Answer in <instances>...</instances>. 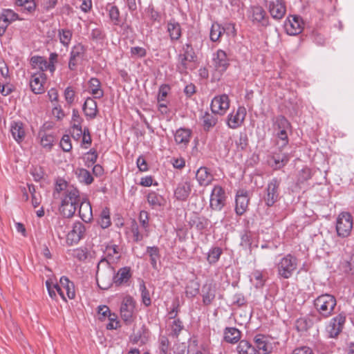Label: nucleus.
I'll list each match as a JSON object with an SVG mask.
<instances>
[{
	"label": "nucleus",
	"mask_w": 354,
	"mask_h": 354,
	"mask_svg": "<svg viewBox=\"0 0 354 354\" xmlns=\"http://www.w3.org/2000/svg\"><path fill=\"white\" fill-rule=\"evenodd\" d=\"M53 197L62 201L80 202V192L77 188L67 184L64 180L57 182L53 192Z\"/></svg>",
	"instance_id": "obj_1"
},
{
	"label": "nucleus",
	"mask_w": 354,
	"mask_h": 354,
	"mask_svg": "<svg viewBox=\"0 0 354 354\" xmlns=\"http://www.w3.org/2000/svg\"><path fill=\"white\" fill-rule=\"evenodd\" d=\"M337 305L335 297L330 294H323L318 296L314 301V306L322 318H328L333 314Z\"/></svg>",
	"instance_id": "obj_2"
},
{
	"label": "nucleus",
	"mask_w": 354,
	"mask_h": 354,
	"mask_svg": "<svg viewBox=\"0 0 354 354\" xmlns=\"http://www.w3.org/2000/svg\"><path fill=\"white\" fill-rule=\"evenodd\" d=\"M297 264L296 257L290 254H286L277 263L278 275L283 279H289L297 270Z\"/></svg>",
	"instance_id": "obj_3"
},
{
	"label": "nucleus",
	"mask_w": 354,
	"mask_h": 354,
	"mask_svg": "<svg viewBox=\"0 0 354 354\" xmlns=\"http://www.w3.org/2000/svg\"><path fill=\"white\" fill-rule=\"evenodd\" d=\"M353 217L348 212L339 213L336 221V231L339 237L345 238L350 235L353 229Z\"/></svg>",
	"instance_id": "obj_4"
},
{
	"label": "nucleus",
	"mask_w": 354,
	"mask_h": 354,
	"mask_svg": "<svg viewBox=\"0 0 354 354\" xmlns=\"http://www.w3.org/2000/svg\"><path fill=\"white\" fill-rule=\"evenodd\" d=\"M280 184L281 180L277 178H274L268 182L263 196L268 207H272L279 200Z\"/></svg>",
	"instance_id": "obj_5"
},
{
	"label": "nucleus",
	"mask_w": 354,
	"mask_h": 354,
	"mask_svg": "<svg viewBox=\"0 0 354 354\" xmlns=\"http://www.w3.org/2000/svg\"><path fill=\"white\" fill-rule=\"evenodd\" d=\"M196 55L191 44H186L183 47V53L178 57L177 68L179 72L185 73L189 67V64L195 61Z\"/></svg>",
	"instance_id": "obj_6"
},
{
	"label": "nucleus",
	"mask_w": 354,
	"mask_h": 354,
	"mask_svg": "<svg viewBox=\"0 0 354 354\" xmlns=\"http://www.w3.org/2000/svg\"><path fill=\"white\" fill-rule=\"evenodd\" d=\"M226 198L224 189L220 185H214L210 194V207L213 210L221 211L225 205Z\"/></svg>",
	"instance_id": "obj_7"
},
{
	"label": "nucleus",
	"mask_w": 354,
	"mask_h": 354,
	"mask_svg": "<svg viewBox=\"0 0 354 354\" xmlns=\"http://www.w3.org/2000/svg\"><path fill=\"white\" fill-rule=\"evenodd\" d=\"M100 264L97 266L96 281L97 286L102 290L109 289L113 283V268L106 266L104 270L100 269Z\"/></svg>",
	"instance_id": "obj_8"
},
{
	"label": "nucleus",
	"mask_w": 354,
	"mask_h": 354,
	"mask_svg": "<svg viewBox=\"0 0 354 354\" xmlns=\"http://www.w3.org/2000/svg\"><path fill=\"white\" fill-rule=\"evenodd\" d=\"M253 342L259 354H269L272 352L274 347L273 339L261 333L254 336Z\"/></svg>",
	"instance_id": "obj_9"
},
{
	"label": "nucleus",
	"mask_w": 354,
	"mask_h": 354,
	"mask_svg": "<svg viewBox=\"0 0 354 354\" xmlns=\"http://www.w3.org/2000/svg\"><path fill=\"white\" fill-rule=\"evenodd\" d=\"M264 2L270 16L274 19L279 20L285 16L286 6L283 0H264Z\"/></svg>",
	"instance_id": "obj_10"
},
{
	"label": "nucleus",
	"mask_w": 354,
	"mask_h": 354,
	"mask_svg": "<svg viewBox=\"0 0 354 354\" xmlns=\"http://www.w3.org/2000/svg\"><path fill=\"white\" fill-rule=\"evenodd\" d=\"M53 288L56 289L60 297L65 301L66 298L64 292H66L68 299H72L75 296L74 284L67 277L62 276L59 279V284L53 285Z\"/></svg>",
	"instance_id": "obj_11"
},
{
	"label": "nucleus",
	"mask_w": 354,
	"mask_h": 354,
	"mask_svg": "<svg viewBox=\"0 0 354 354\" xmlns=\"http://www.w3.org/2000/svg\"><path fill=\"white\" fill-rule=\"evenodd\" d=\"M346 322L344 315L340 313L332 318L326 326V333L329 337L335 338L342 332Z\"/></svg>",
	"instance_id": "obj_12"
},
{
	"label": "nucleus",
	"mask_w": 354,
	"mask_h": 354,
	"mask_svg": "<svg viewBox=\"0 0 354 354\" xmlns=\"http://www.w3.org/2000/svg\"><path fill=\"white\" fill-rule=\"evenodd\" d=\"M211 110L213 113L223 115L230 108V99L227 95L215 96L211 102Z\"/></svg>",
	"instance_id": "obj_13"
},
{
	"label": "nucleus",
	"mask_w": 354,
	"mask_h": 354,
	"mask_svg": "<svg viewBox=\"0 0 354 354\" xmlns=\"http://www.w3.org/2000/svg\"><path fill=\"white\" fill-rule=\"evenodd\" d=\"M246 113V109L242 106H239L236 110H233L227 118L228 127L232 129L240 127L245 120Z\"/></svg>",
	"instance_id": "obj_14"
},
{
	"label": "nucleus",
	"mask_w": 354,
	"mask_h": 354,
	"mask_svg": "<svg viewBox=\"0 0 354 354\" xmlns=\"http://www.w3.org/2000/svg\"><path fill=\"white\" fill-rule=\"evenodd\" d=\"M86 51V47L81 43H78L71 48L68 61V68L71 71L76 70L79 61L84 58Z\"/></svg>",
	"instance_id": "obj_15"
},
{
	"label": "nucleus",
	"mask_w": 354,
	"mask_h": 354,
	"mask_svg": "<svg viewBox=\"0 0 354 354\" xmlns=\"http://www.w3.org/2000/svg\"><path fill=\"white\" fill-rule=\"evenodd\" d=\"M135 310V301L131 296L123 298L120 306V316L124 322L130 323L132 322Z\"/></svg>",
	"instance_id": "obj_16"
},
{
	"label": "nucleus",
	"mask_w": 354,
	"mask_h": 354,
	"mask_svg": "<svg viewBox=\"0 0 354 354\" xmlns=\"http://www.w3.org/2000/svg\"><path fill=\"white\" fill-rule=\"evenodd\" d=\"M304 21L301 17L293 15L285 21L284 28L290 35H296L301 32L304 28Z\"/></svg>",
	"instance_id": "obj_17"
},
{
	"label": "nucleus",
	"mask_w": 354,
	"mask_h": 354,
	"mask_svg": "<svg viewBox=\"0 0 354 354\" xmlns=\"http://www.w3.org/2000/svg\"><path fill=\"white\" fill-rule=\"evenodd\" d=\"M212 63L215 69L219 73L225 72L230 65V59L227 53L221 49L213 54Z\"/></svg>",
	"instance_id": "obj_18"
},
{
	"label": "nucleus",
	"mask_w": 354,
	"mask_h": 354,
	"mask_svg": "<svg viewBox=\"0 0 354 354\" xmlns=\"http://www.w3.org/2000/svg\"><path fill=\"white\" fill-rule=\"evenodd\" d=\"M249 18L255 24L267 26L269 24L268 17L265 10L261 6H252L249 10Z\"/></svg>",
	"instance_id": "obj_19"
},
{
	"label": "nucleus",
	"mask_w": 354,
	"mask_h": 354,
	"mask_svg": "<svg viewBox=\"0 0 354 354\" xmlns=\"http://www.w3.org/2000/svg\"><path fill=\"white\" fill-rule=\"evenodd\" d=\"M46 80V75L43 72H38L31 75L30 86L32 91L35 94L43 93L45 91L44 84Z\"/></svg>",
	"instance_id": "obj_20"
},
{
	"label": "nucleus",
	"mask_w": 354,
	"mask_h": 354,
	"mask_svg": "<svg viewBox=\"0 0 354 354\" xmlns=\"http://www.w3.org/2000/svg\"><path fill=\"white\" fill-rule=\"evenodd\" d=\"M249 200V194L247 191L241 189L237 192L235 198V212L236 214L241 216L246 212Z\"/></svg>",
	"instance_id": "obj_21"
},
{
	"label": "nucleus",
	"mask_w": 354,
	"mask_h": 354,
	"mask_svg": "<svg viewBox=\"0 0 354 354\" xmlns=\"http://www.w3.org/2000/svg\"><path fill=\"white\" fill-rule=\"evenodd\" d=\"M174 141L181 149H185L190 142L192 131L186 128L177 129L174 134Z\"/></svg>",
	"instance_id": "obj_22"
},
{
	"label": "nucleus",
	"mask_w": 354,
	"mask_h": 354,
	"mask_svg": "<svg viewBox=\"0 0 354 354\" xmlns=\"http://www.w3.org/2000/svg\"><path fill=\"white\" fill-rule=\"evenodd\" d=\"M86 227L81 222L73 224L72 230L67 234V241L71 244L77 243L86 234Z\"/></svg>",
	"instance_id": "obj_23"
},
{
	"label": "nucleus",
	"mask_w": 354,
	"mask_h": 354,
	"mask_svg": "<svg viewBox=\"0 0 354 354\" xmlns=\"http://www.w3.org/2000/svg\"><path fill=\"white\" fill-rule=\"evenodd\" d=\"M201 296L203 304L210 305L216 297V284L212 281H207L202 287Z\"/></svg>",
	"instance_id": "obj_24"
},
{
	"label": "nucleus",
	"mask_w": 354,
	"mask_h": 354,
	"mask_svg": "<svg viewBox=\"0 0 354 354\" xmlns=\"http://www.w3.org/2000/svg\"><path fill=\"white\" fill-rule=\"evenodd\" d=\"M131 275L130 267L125 266L121 268L116 273L113 272V283L117 286L127 284L131 279Z\"/></svg>",
	"instance_id": "obj_25"
},
{
	"label": "nucleus",
	"mask_w": 354,
	"mask_h": 354,
	"mask_svg": "<svg viewBox=\"0 0 354 354\" xmlns=\"http://www.w3.org/2000/svg\"><path fill=\"white\" fill-rule=\"evenodd\" d=\"M192 191L191 183L188 180L180 182L174 190V196L179 201H185Z\"/></svg>",
	"instance_id": "obj_26"
},
{
	"label": "nucleus",
	"mask_w": 354,
	"mask_h": 354,
	"mask_svg": "<svg viewBox=\"0 0 354 354\" xmlns=\"http://www.w3.org/2000/svg\"><path fill=\"white\" fill-rule=\"evenodd\" d=\"M38 138L41 147L47 151L52 149L56 141L55 136L53 133H47L42 129L38 133Z\"/></svg>",
	"instance_id": "obj_27"
},
{
	"label": "nucleus",
	"mask_w": 354,
	"mask_h": 354,
	"mask_svg": "<svg viewBox=\"0 0 354 354\" xmlns=\"http://www.w3.org/2000/svg\"><path fill=\"white\" fill-rule=\"evenodd\" d=\"M88 92L95 99H100L104 96V91L102 88L101 82L97 78L92 77L88 80Z\"/></svg>",
	"instance_id": "obj_28"
},
{
	"label": "nucleus",
	"mask_w": 354,
	"mask_h": 354,
	"mask_svg": "<svg viewBox=\"0 0 354 354\" xmlns=\"http://www.w3.org/2000/svg\"><path fill=\"white\" fill-rule=\"evenodd\" d=\"M104 254L106 257L100 261V264L106 263L107 266H109L111 262L113 263L118 261L120 257L118 248L115 245L106 246Z\"/></svg>",
	"instance_id": "obj_29"
},
{
	"label": "nucleus",
	"mask_w": 354,
	"mask_h": 354,
	"mask_svg": "<svg viewBox=\"0 0 354 354\" xmlns=\"http://www.w3.org/2000/svg\"><path fill=\"white\" fill-rule=\"evenodd\" d=\"M196 178L201 186L206 187L212 183L213 176L207 167H201L196 171Z\"/></svg>",
	"instance_id": "obj_30"
},
{
	"label": "nucleus",
	"mask_w": 354,
	"mask_h": 354,
	"mask_svg": "<svg viewBox=\"0 0 354 354\" xmlns=\"http://www.w3.org/2000/svg\"><path fill=\"white\" fill-rule=\"evenodd\" d=\"M83 111L88 119H94L98 112L97 102L95 98L88 97L83 105Z\"/></svg>",
	"instance_id": "obj_31"
},
{
	"label": "nucleus",
	"mask_w": 354,
	"mask_h": 354,
	"mask_svg": "<svg viewBox=\"0 0 354 354\" xmlns=\"http://www.w3.org/2000/svg\"><path fill=\"white\" fill-rule=\"evenodd\" d=\"M10 132L13 138L19 143L25 138V130L24 124L21 121H13L11 122Z\"/></svg>",
	"instance_id": "obj_32"
},
{
	"label": "nucleus",
	"mask_w": 354,
	"mask_h": 354,
	"mask_svg": "<svg viewBox=\"0 0 354 354\" xmlns=\"http://www.w3.org/2000/svg\"><path fill=\"white\" fill-rule=\"evenodd\" d=\"M15 5L18 11L29 15L33 14L37 7L35 0H15Z\"/></svg>",
	"instance_id": "obj_33"
},
{
	"label": "nucleus",
	"mask_w": 354,
	"mask_h": 354,
	"mask_svg": "<svg viewBox=\"0 0 354 354\" xmlns=\"http://www.w3.org/2000/svg\"><path fill=\"white\" fill-rule=\"evenodd\" d=\"M167 30L171 41H177L180 38L182 29L178 22L175 20H170L167 24Z\"/></svg>",
	"instance_id": "obj_34"
},
{
	"label": "nucleus",
	"mask_w": 354,
	"mask_h": 354,
	"mask_svg": "<svg viewBox=\"0 0 354 354\" xmlns=\"http://www.w3.org/2000/svg\"><path fill=\"white\" fill-rule=\"evenodd\" d=\"M79 215L86 223L89 222L92 218V208L90 203L86 201H80L79 204Z\"/></svg>",
	"instance_id": "obj_35"
},
{
	"label": "nucleus",
	"mask_w": 354,
	"mask_h": 354,
	"mask_svg": "<svg viewBox=\"0 0 354 354\" xmlns=\"http://www.w3.org/2000/svg\"><path fill=\"white\" fill-rule=\"evenodd\" d=\"M80 203L62 201L59 211L64 217L71 218L75 214Z\"/></svg>",
	"instance_id": "obj_36"
},
{
	"label": "nucleus",
	"mask_w": 354,
	"mask_h": 354,
	"mask_svg": "<svg viewBox=\"0 0 354 354\" xmlns=\"http://www.w3.org/2000/svg\"><path fill=\"white\" fill-rule=\"evenodd\" d=\"M146 254L149 256V261L151 267L157 270L158 262L160 259V249L157 246H147L146 248Z\"/></svg>",
	"instance_id": "obj_37"
},
{
	"label": "nucleus",
	"mask_w": 354,
	"mask_h": 354,
	"mask_svg": "<svg viewBox=\"0 0 354 354\" xmlns=\"http://www.w3.org/2000/svg\"><path fill=\"white\" fill-rule=\"evenodd\" d=\"M238 354H259L256 347L247 340H241L236 346Z\"/></svg>",
	"instance_id": "obj_38"
},
{
	"label": "nucleus",
	"mask_w": 354,
	"mask_h": 354,
	"mask_svg": "<svg viewBox=\"0 0 354 354\" xmlns=\"http://www.w3.org/2000/svg\"><path fill=\"white\" fill-rule=\"evenodd\" d=\"M209 220L204 216L194 215L189 218V224L191 227H195L198 230L202 231L209 225Z\"/></svg>",
	"instance_id": "obj_39"
},
{
	"label": "nucleus",
	"mask_w": 354,
	"mask_h": 354,
	"mask_svg": "<svg viewBox=\"0 0 354 354\" xmlns=\"http://www.w3.org/2000/svg\"><path fill=\"white\" fill-rule=\"evenodd\" d=\"M224 339L228 343L235 344L241 339V332L234 327L226 328L224 332Z\"/></svg>",
	"instance_id": "obj_40"
},
{
	"label": "nucleus",
	"mask_w": 354,
	"mask_h": 354,
	"mask_svg": "<svg viewBox=\"0 0 354 354\" xmlns=\"http://www.w3.org/2000/svg\"><path fill=\"white\" fill-rule=\"evenodd\" d=\"M201 121L204 130L208 131L216 124L218 118L212 113L205 112L201 118Z\"/></svg>",
	"instance_id": "obj_41"
},
{
	"label": "nucleus",
	"mask_w": 354,
	"mask_h": 354,
	"mask_svg": "<svg viewBox=\"0 0 354 354\" xmlns=\"http://www.w3.org/2000/svg\"><path fill=\"white\" fill-rule=\"evenodd\" d=\"M147 201L153 209H158L165 203L164 198L154 192L149 193L147 195Z\"/></svg>",
	"instance_id": "obj_42"
},
{
	"label": "nucleus",
	"mask_w": 354,
	"mask_h": 354,
	"mask_svg": "<svg viewBox=\"0 0 354 354\" xmlns=\"http://www.w3.org/2000/svg\"><path fill=\"white\" fill-rule=\"evenodd\" d=\"M68 254L79 261H86L89 255L88 249L82 247L71 250L68 251Z\"/></svg>",
	"instance_id": "obj_43"
},
{
	"label": "nucleus",
	"mask_w": 354,
	"mask_h": 354,
	"mask_svg": "<svg viewBox=\"0 0 354 354\" xmlns=\"http://www.w3.org/2000/svg\"><path fill=\"white\" fill-rule=\"evenodd\" d=\"M225 32L224 28L221 27V24L217 22H214L212 24L209 37L212 41L216 42L219 41L221 35Z\"/></svg>",
	"instance_id": "obj_44"
},
{
	"label": "nucleus",
	"mask_w": 354,
	"mask_h": 354,
	"mask_svg": "<svg viewBox=\"0 0 354 354\" xmlns=\"http://www.w3.org/2000/svg\"><path fill=\"white\" fill-rule=\"evenodd\" d=\"M30 62L35 68H38L40 70L39 72L44 73V71H48L47 60L44 57L33 56L31 57Z\"/></svg>",
	"instance_id": "obj_45"
},
{
	"label": "nucleus",
	"mask_w": 354,
	"mask_h": 354,
	"mask_svg": "<svg viewBox=\"0 0 354 354\" xmlns=\"http://www.w3.org/2000/svg\"><path fill=\"white\" fill-rule=\"evenodd\" d=\"M73 36L71 30L66 28L59 29L58 37L60 43L64 46L68 47L71 43Z\"/></svg>",
	"instance_id": "obj_46"
},
{
	"label": "nucleus",
	"mask_w": 354,
	"mask_h": 354,
	"mask_svg": "<svg viewBox=\"0 0 354 354\" xmlns=\"http://www.w3.org/2000/svg\"><path fill=\"white\" fill-rule=\"evenodd\" d=\"M77 177L80 182L84 183L86 185H90L93 181L91 173L86 169H77L75 172Z\"/></svg>",
	"instance_id": "obj_47"
},
{
	"label": "nucleus",
	"mask_w": 354,
	"mask_h": 354,
	"mask_svg": "<svg viewBox=\"0 0 354 354\" xmlns=\"http://www.w3.org/2000/svg\"><path fill=\"white\" fill-rule=\"evenodd\" d=\"M199 289L200 284L198 282L194 280L189 281L185 288L186 297L189 298H193L196 297L199 292Z\"/></svg>",
	"instance_id": "obj_48"
},
{
	"label": "nucleus",
	"mask_w": 354,
	"mask_h": 354,
	"mask_svg": "<svg viewBox=\"0 0 354 354\" xmlns=\"http://www.w3.org/2000/svg\"><path fill=\"white\" fill-rule=\"evenodd\" d=\"M275 125L278 129L277 133L287 134V130L290 128V122L285 117L278 116L276 118Z\"/></svg>",
	"instance_id": "obj_49"
},
{
	"label": "nucleus",
	"mask_w": 354,
	"mask_h": 354,
	"mask_svg": "<svg viewBox=\"0 0 354 354\" xmlns=\"http://www.w3.org/2000/svg\"><path fill=\"white\" fill-rule=\"evenodd\" d=\"M98 224L103 229L107 228L111 225L110 212L108 208H104L102 210L98 220Z\"/></svg>",
	"instance_id": "obj_50"
},
{
	"label": "nucleus",
	"mask_w": 354,
	"mask_h": 354,
	"mask_svg": "<svg viewBox=\"0 0 354 354\" xmlns=\"http://www.w3.org/2000/svg\"><path fill=\"white\" fill-rule=\"evenodd\" d=\"M222 250L218 247H215L211 248L207 257V260L209 264L216 263L220 259L221 255L222 254Z\"/></svg>",
	"instance_id": "obj_51"
},
{
	"label": "nucleus",
	"mask_w": 354,
	"mask_h": 354,
	"mask_svg": "<svg viewBox=\"0 0 354 354\" xmlns=\"http://www.w3.org/2000/svg\"><path fill=\"white\" fill-rule=\"evenodd\" d=\"M3 19L8 21L10 24L17 20H22L23 19L19 17V15L11 9L3 10L0 15Z\"/></svg>",
	"instance_id": "obj_52"
},
{
	"label": "nucleus",
	"mask_w": 354,
	"mask_h": 354,
	"mask_svg": "<svg viewBox=\"0 0 354 354\" xmlns=\"http://www.w3.org/2000/svg\"><path fill=\"white\" fill-rule=\"evenodd\" d=\"M252 235L249 231H245L241 236V245L251 250L252 245Z\"/></svg>",
	"instance_id": "obj_53"
},
{
	"label": "nucleus",
	"mask_w": 354,
	"mask_h": 354,
	"mask_svg": "<svg viewBox=\"0 0 354 354\" xmlns=\"http://www.w3.org/2000/svg\"><path fill=\"white\" fill-rule=\"evenodd\" d=\"M140 290L141 292V297L142 303L149 306L151 305V298L149 290L147 289L146 286L143 281L140 284Z\"/></svg>",
	"instance_id": "obj_54"
},
{
	"label": "nucleus",
	"mask_w": 354,
	"mask_h": 354,
	"mask_svg": "<svg viewBox=\"0 0 354 354\" xmlns=\"http://www.w3.org/2000/svg\"><path fill=\"white\" fill-rule=\"evenodd\" d=\"M73 131L75 133V131H78V134H82V126L81 121L82 118H80L78 112L75 110L73 111Z\"/></svg>",
	"instance_id": "obj_55"
},
{
	"label": "nucleus",
	"mask_w": 354,
	"mask_h": 354,
	"mask_svg": "<svg viewBox=\"0 0 354 354\" xmlns=\"http://www.w3.org/2000/svg\"><path fill=\"white\" fill-rule=\"evenodd\" d=\"M159 354H167L169 348V341L165 336L159 338Z\"/></svg>",
	"instance_id": "obj_56"
},
{
	"label": "nucleus",
	"mask_w": 354,
	"mask_h": 354,
	"mask_svg": "<svg viewBox=\"0 0 354 354\" xmlns=\"http://www.w3.org/2000/svg\"><path fill=\"white\" fill-rule=\"evenodd\" d=\"M97 153L95 149H91L85 155V162L87 167L92 166L97 160Z\"/></svg>",
	"instance_id": "obj_57"
},
{
	"label": "nucleus",
	"mask_w": 354,
	"mask_h": 354,
	"mask_svg": "<svg viewBox=\"0 0 354 354\" xmlns=\"http://www.w3.org/2000/svg\"><path fill=\"white\" fill-rule=\"evenodd\" d=\"M58 62V54L57 53H51L47 61L48 71L53 74L56 70L55 64Z\"/></svg>",
	"instance_id": "obj_58"
},
{
	"label": "nucleus",
	"mask_w": 354,
	"mask_h": 354,
	"mask_svg": "<svg viewBox=\"0 0 354 354\" xmlns=\"http://www.w3.org/2000/svg\"><path fill=\"white\" fill-rule=\"evenodd\" d=\"M254 279L256 282L254 286L257 288H261L264 285L265 279H263L262 273L259 270H255L252 274L251 281Z\"/></svg>",
	"instance_id": "obj_59"
},
{
	"label": "nucleus",
	"mask_w": 354,
	"mask_h": 354,
	"mask_svg": "<svg viewBox=\"0 0 354 354\" xmlns=\"http://www.w3.org/2000/svg\"><path fill=\"white\" fill-rule=\"evenodd\" d=\"M139 221L145 231L148 234L149 232V214L147 212L142 210L140 212ZM148 234H146L147 236Z\"/></svg>",
	"instance_id": "obj_60"
},
{
	"label": "nucleus",
	"mask_w": 354,
	"mask_h": 354,
	"mask_svg": "<svg viewBox=\"0 0 354 354\" xmlns=\"http://www.w3.org/2000/svg\"><path fill=\"white\" fill-rule=\"evenodd\" d=\"M109 323L106 325V329L108 330H115L119 328L120 322L118 319V315L115 313H111L108 317Z\"/></svg>",
	"instance_id": "obj_61"
},
{
	"label": "nucleus",
	"mask_w": 354,
	"mask_h": 354,
	"mask_svg": "<svg viewBox=\"0 0 354 354\" xmlns=\"http://www.w3.org/2000/svg\"><path fill=\"white\" fill-rule=\"evenodd\" d=\"M170 90L167 84H162L160 86L158 94V102H165L166 97Z\"/></svg>",
	"instance_id": "obj_62"
},
{
	"label": "nucleus",
	"mask_w": 354,
	"mask_h": 354,
	"mask_svg": "<svg viewBox=\"0 0 354 354\" xmlns=\"http://www.w3.org/2000/svg\"><path fill=\"white\" fill-rule=\"evenodd\" d=\"M60 147L63 151L68 152L72 149L71 138L68 135H64L60 140Z\"/></svg>",
	"instance_id": "obj_63"
},
{
	"label": "nucleus",
	"mask_w": 354,
	"mask_h": 354,
	"mask_svg": "<svg viewBox=\"0 0 354 354\" xmlns=\"http://www.w3.org/2000/svg\"><path fill=\"white\" fill-rule=\"evenodd\" d=\"M342 269L346 273L354 274V258L350 261H344L341 263Z\"/></svg>",
	"instance_id": "obj_64"
}]
</instances>
